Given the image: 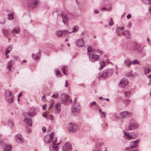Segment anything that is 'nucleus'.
<instances>
[{"instance_id":"obj_1","label":"nucleus","mask_w":151,"mask_h":151,"mask_svg":"<svg viewBox=\"0 0 151 151\" xmlns=\"http://www.w3.org/2000/svg\"><path fill=\"white\" fill-rule=\"evenodd\" d=\"M36 114V112L34 111L32 112H28L27 114H24V121L28 126L30 127L32 126V123L31 121V119L29 117H33Z\"/></svg>"},{"instance_id":"obj_2","label":"nucleus","mask_w":151,"mask_h":151,"mask_svg":"<svg viewBox=\"0 0 151 151\" xmlns=\"http://www.w3.org/2000/svg\"><path fill=\"white\" fill-rule=\"evenodd\" d=\"M57 141V138H54V134L53 133L47 135L44 138V142L47 143L55 144Z\"/></svg>"},{"instance_id":"obj_3","label":"nucleus","mask_w":151,"mask_h":151,"mask_svg":"<svg viewBox=\"0 0 151 151\" xmlns=\"http://www.w3.org/2000/svg\"><path fill=\"white\" fill-rule=\"evenodd\" d=\"M5 98L6 101L9 103H12L14 99L13 93L9 90H6L5 92Z\"/></svg>"},{"instance_id":"obj_4","label":"nucleus","mask_w":151,"mask_h":151,"mask_svg":"<svg viewBox=\"0 0 151 151\" xmlns=\"http://www.w3.org/2000/svg\"><path fill=\"white\" fill-rule=\"evenodd\" d=\"M38 3V0H28V7L30 9H34L37 7Z\"/></svg>"},{"instance_id":"obj_5","label":"nucleus","mask_w":151,"mask_h":151,"mask_svg":"<svg viewBox=\"0 0 151 151\" xmlns=\"http://www.w3.org/2000/svg\"><path fill=\"white\" fill-rule=\"evenodd\" d=\"M80 110V107L79 104H73L71 108V113L72 115H76L78 114Z\"/></svg>"},{"instance_id":"obj_6","label":"nucleus","mask_w":151,"mask_h":151,"mask_svg":"<svg viewBox=\"0 0 151 151\" xmlns=\"http://www.w3.org/2000/svg\"><path fill=\"white\" fill-rule=\"evenodd\" d=\"M68 95L66 93H63L60 96V99L61 102L64 104H67L68 101Z\"/></svg>"},{"instance_id":"obj_7","label":"nucleus","mask_w":151,"mask_h":151,"mask_svg":"<svg viewBox=\"0 0 151 151\" xmlns=\"http://www.w3.org/2000/svg\"><path fill=\"white\" fill-rule=\"evenodd\" d=\"M113 70L111 69H107L102 72L101 75L102 77L105 78L111 76L113 73Z\"/></svg>"},{"instance_id":"obj_8","label":"nucleus","mask_w":151,"mask_h":151,"mask_svg":"<svg viewBox=\"0 0 151 151\" xmlns=\"http://www.w3.org/2000/svg\"><path fill=\"white\" fill-rule=\"evenodd\" d=\"M124 137L125 139L129 140L136 138V136L133 133H129L124 132Z\"/></svg>"},{"instance_id":"obj_9","label":"nucleus","mask_w":151,"mask_h":151,"mask_svg":"<svg viewBox=\"0 0 151 151\" xmlns=\"http://www.w3.org/2000/svg\"><path fill=\"white\" fill-rule=\"evenodd\" d=\"M15 140L16 142L19 144H22L24 142V139L20 134H18L15 136Z\"/></svg>"},{"instance_id":"obj_10","label":"nucleus","mask_w":151,"mask_h":151,"mask_svg":"<svg viewBox=\"0 0 151 151\" xmlns=\"http://www.w3.org/2000/svg\"><path fill=\"white\" fill-rule=\"evenodd\" d=\"M138 126V124L137 123L131 122L129 123L127 129L128 130H134L137 128Z\"/></svg>"},{"instance_id":"obj_11","label":"nucleus","mask_w":151,"mask_h":151,"mask_svg":"<svg viewBox=\"0 0 151 151\" xmlns=\"http://www.w3.org/2000/svg\"><path fill=\"white\" fill-rule=\"evenodd\" d=\"M68 129L70 132H75L77 129V126L76 124L72 123L69 124Z\"/></svg>"},{"instance_id":"obj_12","label":"nucleus","mask_w":151,"mask_h":151,"mask_svg":"<svg viewBox=\"0 0 151 151\" xmlns=\"http://www.w3.org/2000/svg\"><path fill=\"white\" fill-rule=\"evenodd\" d=\"M89 60L92 62H94L99 60L100 57L99 55L92 54L89 56Z\"/></svg>"},{"instance_id":"obj_13","label":"nucleus","mask_w":151,"mask_h":151,"mask_svg":"<svg viewBox=\"0 0 151 151\" xmlns=\"http://www.w3.org/2000/svg\"><path fill=\"white\" fill-rule=\"evenodd\" d=\"M128 83V80L124 78L119 83V86L120 87L123 88L126 86L127 85Z\"/></svg>"},{"instance_id":"obj_14","label":"nucleus","mask_w":151,"mask_h":151,"mask_svg":"<svg viewBox=\"0 0 151 151\" xmlns=\"http://www.w3.org/2000/svg\"><path fill=\"white\" fill-rule=\"evenodd\" d=\"M61 104L59 102L56 103L55 106V114H58L60 112Z\"/></svg>"},{"instance_id":"obj_15","label":"nucleus","mask_w":151,"mask_h":151,"mask_svg":"<svg viewBox=\"0 0 151 151\" xmlns=\"http://www.w3.org/2000/svg\"><path fill=\"white\" fill-rule=\"evenodd\" d=\"M71 150V145L68 142L65 143L63 148V151H70Z\"/></svg>"},{"instance_id":"obj_16","label":"nucleus","mask_w":151,"mask_h":151,"mask_svg":"<svg viewBox=\"0 0 151 151\" xmlns=\"http://www.w3.org/2000/svg\"><path fill=\"white\" fill-rule=\"evenodd\" d=\"M61 141H60V143L57 144V145L55 144H52L49 147V150L50 151H58V145L60 143Z\"/></svg>"},{"instance_id":"obj_17","label":"nucleus","mask_w":151,"mask_h":151,"mask_svg":"<svg viewBox=\"0 0 151 151\" xmlns=\"http://www.w3.org/2000/svg\"><path fill=\"white\" fill-rule=\"evenodd\" d=\"M68 33L67 31L64 30H58L56 32V35L58 37H60L62 36H64L66 35Z\"/></svg>"},{"instance_id":"obj_18","label":"nucleus","mask_w":151,"mask_h":151,"mask_svg":"<svg viewBox=\"0 0 151 151\" xmlns=\"http://www.w3.org/2000/svg\"><path fill=\"white\" fill-rule=\"evenodd\" d=\"M61 17L63 23L67 25L68 23V18L67 15L65 14L62 13Z\"/></svg>"},{"instance_id":"obj_19","label":"nucleus","mask_w":151,"mask_h":151,"mask_svg":"<svg viewBox=\"0 0 151 151\" xmlns=\"http://www.w3.org/2000/svg\"><path fill=\"white\" fill-rule=\"evenodd\" d=\"M120 117L122 118H126L129 117L131 115V113L126 111H123L119 114Z\"/></svg>"},{"instance_id":"obj_20","label":"nucleus","mask_w":151,"mask_h":151,"mask_svg":"<svg viewBox=\"0 0 151 151\" xmlns=\"http://www.w3.org/2000/svg\"><path fill=\"white\" fill-rule=\"evenodd\" d=\"M139 141V140L137 139L134 141L131 142L130 144L131 148H134L136 147L137 146L138 143Z\"/></svg>"},{"instance_id":"obj_21","label":"nucleus","mask_w":151,"mask_h":151,"mask_svg":"<svg viewBox=\"0 0 151 151\" xmlns=\"http://www.w3.org/2000/svg\"><path fill=\"white\" fill-rule=\"evenodd\" d=\"M77 45L79 47H82L84 45V42L82 39H78L76 42Z\"/></svg>"},{"instance_id":"obj_22","label":"nucleus","mask_w":151,"mask_h":151,"mask_svg":"<svg viewBox=\"0 0 151 151\" xmlns=\"http://www.w3.org/2000/svg\"><path fill=\"white\" fill-rule=\"evenodd\" d=\"M144 73L145 75H147L151 71V66H149L148 68L144 67L143 68Z\"/></svg>"},{"instance_id":"obj_23","label":"nucleus","mask_w":151,"mask_h":151,"mask_svg":"<svg viewBox=\"0 0 151 151\" xmlns=\"http://www.w3.org/2000/svg\"><path fill=\"white\" fill-rule=\"evenodd\" d=\"M131 62L129 59L127 58L124 60V64L126 67H130L132 64Z\"/></svg>"},{"instance_id":"obj_24","label":"nucleus","mask_w":151,"mask_h":151,"mask_svg":"<svg viewBox=\"0 0 151 151\" xmlns=\"http://www.w3.org/2000/svg\"><path fill=\"white\" fill-rule=\"evenodd\" d=\"M32 56L33 59L36 61L40 59V52H38L37 53H36V55L33 54Z\"/></svg>"},{"instance_id":"obj_25","label":"nucleus","mask_w":151,"mask_h":151,"mask_svg":"<svg viewBox=\"0 0 151 151\" xmlns=\"http://www.w3.org/2000/svg\"><path fill=\"white\" fill-rule=\"evenodd\" d=\"M12 146L11 145L7 144L6 145L4 148V151H12Z\"/></svg>"},{"instance_id":"obj_26","label":"nucleus","mask_w":151,"mask_h":151,"mask_svg":"<svg viewBox=\"0 0 151 151\" xmlns=\"http://www.w3.org/2000/svg\"><path fill=\"white\" fill-rule=\"evenodd\" d=\"M14 63L13 60H11L7 64L6 66L7 69L9 71L11 70V68L12 67Z\"/></svg>"},{"instance_id":"obj_27","label":"nucleus","mask_w":151,"mask_h":151,"mask_svg":"<svg viewBox=\"0 0 151 151\" xmlns=\"http://www.w3.org/2000/svg\"><path fill=\"white\" fill-rule=\"evenodd\" d=\"M12 33L14 34H19L20 32V30L19 28L18 27H14L12 30Z\"/></svg>"},{"instance_id":"obj_28","label":"nucleus","mask_w":151,"mask_h":151,"mask_svg":"<svg viewBox=\"0 0 151 151\" xmlns=\"http://www.w3.org/2000/svg\"><path fill=\"white\" fill-rule=\"evenodd\" d=\"M124 27H118L116 29V32L118 35H120L121 32L120 31L124 29Z\"/></svg>"},{"instance_id":"obj_29","label":"nucleus","mask_w":151,"mask_h":151,"mask_svg":"<svg viewBox=\"0 0 151 151\" xmlns=\"http://www.w3.org/2000/svg\"><path fill=\"white\" fill-rule=\"evenodd\" d=\"M87 51L89 56L94 52L93 48L91 47H89L87 48Z\"/></svg>"},{"instance_id":"obj_30","label":"nucleus","mask_w":151,"mask_h":151,"mask_svg":"<svg viewBox=\"0 0 151 151\" xmlns=\"http://www.w3.org/2000/svg\"><path fill=\"white\" fill-rule=\"evenodd\" d=\"M129 32V30H126L125 31V33L124 32H123L122 33V35L127 38H129L130 36V34Z\"/></svg>"},{"instance_id":"obj_31","label":"nucleus","mask_w":151,"mask_h":151,"mask_svg":"<svg viewBox=\"0 0 151 151\" xmlns=\"http://www.w3.org/2000/svg\"><path fill=\"white\" fill-rule=\"evenodd\" d=\"M140 47L139 45L137 42H134L133 45V49L134 50H137Z\"/></svg>"},{"instance_id":"obj_32","label":"nucleus","mask_w":151,"mask_h":151,"mask_svg":"<svg viewBox=\"0 0 151 151\" xmlns=\"http://www.w3.org/2000/svg\"><path fill=\"white\" fill-rule=\"evenodd\" d=\"M14 14L13 12L11 13L10 14H8V19L9 20H13L14 19Z\"/></svg>"},{"instance_id":"obj_33","label":"nucleus","mask_w":151,"mask_h":151,"mask_svg":"<svg viewBox=\"0 0 151 151\" xmlns=\"http://www.w3.org/2000/svg\"><path fill=\"white\" fill-rule=\"evenodd\" d=\"M100 69L101 70L105 67V64L104 61L101 60L100 61Z\"/></svg>"},{"instance_id":"obj_34","label":"nucleus","mask_w":151,"mask_h":151,"mask_svg":"<svg viewBox=\"0 0 151 151\" xmlns=\"http://www.w3.org/2000/svg\"><path fill=\"white\" fill-rule=\"evenodd\" d=\"M55 73L57 76L58 77H61L62 75L60 73V71L59 70L57 69H56L55 70Z\"/></svg>"},{"instance_id":"obj_35","label":"nucleus","mask_w":151,"mask_h":151,"mask_svg":"<svg viewBox=\"0 0 151 151\" xmlns=\"http://www.w3.org/2000/svg\"><path fill=\"white\" fill-rule=\"evenodd\" d=\"M12 45H10L8 46L6 49L5 54H6L9 53L12 50Z\"/></svg>"},{"instance_id":"obj_36","label":"nucleus","mask_w":151,"mask_h":151,"mask_svg":"<svg viewBox=\"0 0 151 151\" xmlns=\"http://www.w3.org/2000/svg\"><path fill=\"white\" fill-rule=\"evenodd\" d=\"M79 29V27L78 26H74L73 28V30L72 32H69V33H71L72 32H76Z\"/></svg>"},{"instance_id":"obj_37","label":"nucleus","mask_w":151,"mask_h":151,"mask_svg":"<svg viewBox=\"0 0 151 151\" xmlns=\"http://www.w3.org/2000/svg\"><path fill=\"white\" fill-rule=\"evenodd\" d=\"M67 70V67L65 66H63L62 68V70L65 75H66V71Z\"/></svg>"},{"instance_id":"obj_38","label":"nucleus","mask_w":151,"mask_h":151,"mask_svg":"<svg viewBox=\"0 0 151 151\" xmlns=\"http://www.w3.org/2000/svg\"><path fill=\"white\" fill-rule=\"evenodd\" d=\"M132 64L133 65L137 64L138 65H140V63L139 62L137 59H134L133 60L132 62Z\"/></svg>"},{"instance_id":"obj_39","label":"nucleus","mask_w":151,"mask_h":151,"mask_svg":"<svg viewBox=\"0 0 151 151\" xmlns=\"http://www.w3.org/2000/svg\"><path fill=\"white\" fill-rule=\"evenodd\" d=\"M59 95L58 93L57 92H55L53 93L52 97L53 98L57 99L59 97Z\"/></svg>"},{"instance_id":"obj_40","label":"nucleus","mask_w":151,"mask_h":151,"mask_svg":"<svg viewBox=\"0 0 151 151\" xmlns=\"http://www.w3.org/2000/svg\"><path fill=\"white\" fill-rule=\"evenodd\" d=\"M99 111L100 113L101 114V115L102 116H104V117L105 118L106 117V113L105 112H103L102 111V110L101 109H99Z\"/></svg>"},{"instance_id":"obj_41","label":"nucleus","mask_w":151,"mask_h":151,"mask_svg":"<svg viewBox=\"0 0 151 151\" xmlns=\"http://www.w3.org/2000/svg\"><path fill=\"white\" fill-rule=\"evenodd\" d=\"M145 4H151V0H142Z\"/></svg>"},{"instance_id":"obj_42","label":"nucleus","mask_w":151,"mask_h":151,"mask_svg":"<svg viewBox=\"0 0 151 151\" xmlns=\"http://www.w3.org/2000/svg\"><path fill=\"white\" fill-rule=\"evenodd\" d=\"M124 94L125 95V96L127 97H129L130 96V92L129 91L125 92Z\"/></svg>"},{"instance_id":"obj_43","label":"nucleus","mask_w":151,"mask_h":151,"mask_svg":"<svg viewBox=\"0 0 151 151\" xmlns=\"http://www.w3.org/2000/svg\"><path fill=\"white\" fill-rule=\"evenodd\" d=\"M3 32L5 35L6 36H7L9 35V32L6 29H4L3 31Z\"/></svg>"},{"instance_id":"obj_44","label":"nucleus","mask_w":151,"mask_h":151,"mask_svg":"<svg viewBox=\"0 0 151 151\" xmlns=\"http://www.w3.org/2000/svg\"><path fill=\"white\" fill-rule=\"evenodd\" d=\"M147 78L149 79L150 81L148 83V85L149 86L151 84V74L147 76Z\"/></svg>"},{"instance_id":"obj_45","label":"nucleus","mask_w":151,"mask_h":151,"mask_svg":"<svg viewBox=\"0 0 151 151\" xmlns=\"http://www.w3.org/2000/svg\"><path fill=\"white\" fill-rule=\"evenodd\" d=\"M55 102L54 101H52L51 103L50 104L49 108L48 109L50 110V109H51L52 108Z\"/></svg>"},{"instance_id":"obj_46","label":"nucleus","mask_w":151,"mask_h":151,"mask_svg":"<svg viewBox=\"0 0 151 151\" xmlns=\"http://www.w3.org/2000/svg\"><path fill=\"white\" fill-rule=\"evenodd\" d=\"M96 102L95 101H93L91 103L89 104V106L90 107H92L93 106L95 105Z\"/></svg>"},{"instance_id":"obj_47","label":"nucleus","mask_w":151,"mask_h":151,"mask_svg":"<svg viewBox=\"0 0 151 151\" xmlns=\"http://www.w3.org/2000/svg\"><path fill=\"white\" fill-rule=\"evenodd\" d=\"M113 116L116 119H118L119 118V116L116 114H114L113 115Z\"/></svg>"},{"instance_id":"obj_48","label":"nucleus","mask_w":151,"mask_h":151,"mask_svg":"<svg viewBox=\"0 0 151 151\" xmlns=\"http://www.w3.org/2000/svg\"><path fill=\"white\" fill-rule=\"evenodd\" d=\"M114 24L112 19H110V21L109 23V24L110 26H112Z\"/></svg>"},{"instance_id":"obj_49","label":"nucleus","mask_w":151,"mask_h":151,"mask_svg":"<svg viewBox=\"0 0 151 151\" xmlns=\"http://www.w3.org/2000/svg\"><path fill=\"white\" fill-rule=\"evenodd\" d=\"M47 107V105L46 104L43 105L42 106V109L43 110H45L46 109Z\"/></svg>"},{"instance_id":"obj_50","label":"nucleus","mask_w":151,"mask_h":151,"mask_svg":"<svg viewBox=\"0 0 151 151\" xmlns=\"http://www.w3.org/2000/svg\"><path fill=\"white\" fill-rule=\"evenodd\" d=\"M132 73L131 72H130V73H127L126 74V76H127V77H129L130 76H131L132 75Z\"/></svg>"},{"instance_id":"obj_51","label":"nucleus","mask_w":151,"mask_h":151,"mask_svg":"<svg viewBox=\"0 0 151 151\" xmlns=\"http://www.w3.org/2000/svg\"><path fill=\"white\" fill-rule=\"evenodd\" d=\"M50 119L52 121L54 120V118L52 115H50Z\"/></svg>"},{"instance_id":"obj_52","label":"nucleus","mask_w":151,"mask_h":151,"mask_svg":"<svg viewBox=\"0 0 151 151\" xmlns=\"http://www.w3.org/2000/svg\"><path fill=\"white\" fill-rule=\"evenodd\" d=\"M42 129L43 132H45L46 131V129L45 128V127L44 126H43L42 127Z\"/></svg>"},{"instance_id":"obj_53","label":"nucleus","mask_w":151,"mask_h":151,"mask_svg":"<svg viewBox=\"0 0 151 151\" xmlns=\"http://www.w3.org/2000/svg\"><path fill=\"white\" fill-rule=\"evenodd\" d=\"M132 15L130 14H128L127 16V18L128 19H129L131 18Z\"/></svg>"},{"instance_id":"obj_54","label":"nucleus","mask_w":151,"mask_h":151,"mask_svg":"<svg viewBox=\"0 0 151 151\" xmlns=\"http://www.w3.org/2000/svg\"><path fill=\"white\" fill-rule=\"evenodd\" d=\"M94 13L95 14H98L99 13V11L97 9H95L94 11Z\"/></svg>"},{"instance_id":"obj_55","label":"nucleus","mask_w":151,"mask_h":151,"mask_svg":"<svg viewBox=\"0 0 151 151\" xmlns=\"http://www.w3.org/2000/svg\"><path fill=\"white\" fill-rule=\"evenodd\" d=\"M65 86L66 87H67L68 86V82H67V81L66 80H65Z\"/></svg>"},{"instance_id":"obj_56","label":"nucleus","mask_w":151,"mask_h":151,"mask_svg":"<svg viewBox=\"0 0 151 151\" xmlns=\"http://www.w3.org/2000/svg\"><path fill=\"white\" fill-rule=\"evenodd\" d=\"M77 100V98H76L74 99V104H78V103H76V101Z\"/></svg>"},{"instance_id":"obj_57","label":"nucleus","mask_w":151,"mask_h":151,"mask_svg":"<svg viewBox=\"0 0 151 151\" xmlns=\"http://www.w3.org/2000/svg\"><path fill=\"white\" fill-rule=\"evenodd\" d=\"M96 53H99L101 54H102L103 53V52L99 50H97L96 51Z\"/></svg>"},{"instance_id":"obj_58","label":"nucleus","mask_w":151,"mask_h":151,"mask_svg":"<svg viewBox=\"0 0 151 151\" xmlns=\"http://www.w3.org/2000/svg\"><path fill=\"white\" fill-rule=\"evenodd\" d=\"M104 9H106L107 10H111V8H109V9H106V8L103 7L102 8V10L103 11Z\"/></svg>"},{"instance_id":"obj_59","label":"nucleus","mask_w":151,"mask_h":151,"mask_svg":"<svg viewBox=\"0 0 151 151\" xmlns=\"http://www.w3.org/2000/svg\"><path fill=\"white\" fill-rule=\"evenodd\" d=\"M45 95H44L42 97V101H44L45 100Z\"/></svg>"},{"instance_id":"obj_60","label":"nucleus","mask_w":151,"mask_h":151,"mask_svg":"<svg viewBox=\"0 0 151 151\" xmlns=\"http://www.w3.org/2000/svg\"><path fill=\"white\" fill-rule=\"evenodd\" d=\"M42 116H43L44 117H45V118H46L47 119H48V118L47 117V116H46L45 115V114H42Z\"/></svg>"},{"instance_id":"obj_61","label":"nucleus","mask_w":151,"mask_h":151,"mask_svg":"<svg viewBox=\"0 0 151 151\" xmlns=\"http://www.w3.org/2000/svg\"><path fill=\"white\" fill-rule=\"evenodd\" d=\"M99 99L101 100H105V99L103 98L102 97H100L99 98Z\"/></svg>"},{"instance_id":"obj_62","label":"nucleus","mask_w":151,"mask_h":151,"mask_svg":"<svg viewBox=\"0 0 151 151\" xmlns=\"http://www.w3.org/2000/svg\"><path fill=\"white\" fill-rule=\"evenodd\" d=\"M124 101L126 102H129L130 101V100L129 99H126Z\"/></svg>"},{"instance_id":"obj_63","label":"nucleus","mask_w":151,"mask_h":151,"mask_svg":"<svg viewBox=\"0 0 151 151\" xmlns=\"http://www.w3.org/2000/svg\"><path fill=\"white\" fill-rule=\"evenodd\" d=\"M147 41L148 42H150V39L149 38V37H147Z\"/></svg>"},{"instance_id":"obj_64","label":"nucleus","mask_w":151,"mask_h":151,"mask_svg":"<svg viewBox=\"0 0 151 151\" xmlns=\"http://www.w3.org/2000/svg\"><path fill=\"white\" fill-rule=\"evenodd\" d=\"M22 96L21 93H20L19 95H18V97L19 98L21 96Z\"/></svg>"}]
</instances>
